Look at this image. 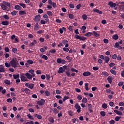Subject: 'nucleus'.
<instances>
[{
  "instance_id": "obj_1",
  "label": "nucleus",
  "mask_w": 124,
  "mask_h": 124,
  "mask_svg": "<svg viewBox=\"0 0 124 124\" xmlns=\"http://www.w3.org/2000/svg\"><path fill=\"white\" fill-rule=\"evenodd\" d=\"M0 6L2 10H5V11H8L9 10V8L11 6L10 3L3 1L2 3L0 4Z\"/></svg>"
},
{
  "instance_id": "obj_2",
  "label": "nucleus",
  "mask_w": 124,
  "mask_h": 124,
  "mask_svg": "<svg viewBox=\"0 0 124 124\" xmlns=\"http://www.w3.org/2000/svg\"><path fill=\"white\" fill-rule=\"evenodd\" d=\"M10 64L12 67H14V68H17V67H19V62L18 61V59L16 58H14L10 61Z\"/></svg>"
},
{
  "instance_id": "obj_3",
  "label": "nucleus",
  "mask_w": 124,
  "mask_h": 124,
  "mask_svg": "<svg viewBox=\"0 0 124 124\" xmlns=\"http://www.w3.org/2000/svg\"><path fill=\"white\" fill-rule=\"evenodd\" d=\"M20 79L22 81V82H26L28 81V78L26 77V74L24 73H21L20 74Z\"/></svg>"
},
{
  "instance_id": "obj_4",
  "label": "nucleus",
  "mask_w": 124,
  "mask_h": 124,
  "mask_svg": "<svg viewBox=\"0 0 124 124\" xmlns=\"http://www.w3.org/2000/svg\"><path fill=\"white\" fill-rule=\"evenodd\" d=\"M57 63H62V64H64L66 62L65 60H62V58H58L56 60Z\"/></svg>"
},
{
  "instance_id": "obj_5",
  "label": "nucleus",
  "mask_w": 124,
  "mask_h": 124,
  "mask_svg": "<svg viewBox=\"0 0 124 124\" xmlns=\"http://www.w3.org/2000/svg\"><path fill=\"white\" fill-rule=\"evenodd\" d=\"M40 20H41V16L40 15H38L35 16L34 22L35 23H38V22L40 21Z\"/></svg>"
},
{
  "instance_id": "obj_6",
  "label": "nucleus",
  "mask_w": 124,
  "mask_h": 124,
  "mask_svg": "<svg viewBox=\"0 0 124 124\" xmlns=\"http://www.w3.org/2000/svg\"><path fill=\"white\" fill-rule=\"evenodd\" d=\"M25 76H26L28 79L31 80V79H32V77H35V74L31 75V74L27 73L25 74Z\"/></svg>"
},
{
  "instance_id": "obj_7",
  "label": "nucleus",
  "mask_w": 124,
  "mask_h": 124,
  "mask_svg": "<svg viewBox=\"0 0 124 124\" xmlns=\"http://www.w3.org/2000/svg\"><path fill=\"white\" fill-rule=\"evenodd\" d=\"M37 104L40 106H43V105L45 104V100L43 99H41L40 100L37 102Z\"/></svg>"
},
{
  "instance_id": "obj_8",
  "label": "nucleus",
  "mask_w": 124,
  "mask_h": 124,
  "mask_svg": "<svg viewBox=\"0 0 124 124\" xmlns=\"http://www.w3.org/2000/svg\"><path fill=\"white\" fill-rule=\"evenodd\" d=\"M75 108L77 109L78 113L81 112V107H80L79 104L76 103L75 105Z\"/></svg>"
},
{
  "instance_id": "obj_9",
  "label": "nucleus",
  "mask_w": 124,
  "mask_h": 124,
  "mask_svg": "<svg viewBox=\"0 0 124 124\" xmlns=\"http://www.w3.org/2000/svg\"><path fill=\"white\" fill-rule=\"evenodd\" d=\"M49 20L48 18H46L45 20L44 19H42L40 21V23L42 25H45V24H47V23H49Z\"/></svg>"
},
{
  "instance_id": "obj_10",
  "label": "nucleus",
  "mask_w": 124,
  "mask_h": 124,
  "mask_svg": "<svg viewBox=\"0 0 124 124\" xmlns=\"http://www.w3.org/2000/svg\"><path fill=\"white\" fill-rule=\"evenodd\" d=\"M62 44L65 45V47H66V48L68 47V46H69V45L68 44V41H67V40H63L62 41Z\"/></svg>"
},
{
  "instance_id": "obj_11",
  "label": "nucleus",
  "mask_w": 124,
  "mask_h": 124,
  "mask_svg": "<svg viewBox=\"0 0 124 124\" xmlns=\"http://www.w3.org/2000/svg\"><path fill=\"white\" fill-rule=\"evenodd\" d=\"M108 5H109L111 8H114L116 7V5H117V4L112 1H110L108 2Z\"/></svg>"
},
{
  "instance_id": "obj_12",
  "label": "nucleus",
  "mask_w": 124,
  "mask_h": 124,
  "mask_svg": "<svg viewBox=\"0 0 124 124\" xmlns=\"http://www.w3.org/2000/svg\"><path fill=\"white\" fill-rule=\"evenodd\" d=\"M92 75V73H91L89 71H86V72H84L83 73V76H85V77H87V76H90V75Z\"/></svg>"
},
{
  "instance_id": "obj_13",
  "label": "nucleus",
  "mask_w": 124,
  "mask_h": 124,
  "mask_svg": "<svg viewBox=\"0 0 124 124\" xmlns=\"http://www.w3.org/2000/svg\"><path fill=\"white\" fill-rule=\"evenodd\" d=\"M114 112L115 113V114H117V115H119V116H123V112H122V111L115 109L114 110Z\"/></svg>"
},
{
  "instance_id": "obj_14",
  "label": "nucleus",
  "mask_w": 124,
  "mask_h": 124,
  "mask_svg": "<svg viewBox=\"0 0 124 124\" xmlns=\"http://www.w3.org/2000/svg\"><path fill=\"white\" fill-rule=\"evenodd\" d=\"M108 81L109 84H112V82H113V77L108 76Z\"/></svg>"
},
{
  "instance_id": "obj_15",
  "label": "nucleus",
  "mask_w": 124,
  "mask_h": 124,
  "mask_svg": "<svg viewBox=\"0 0 124 124\" xmlns=\"http://www.w3.org/2000/svg\"><path fill=\"white\" fill-rule=\"evenodd\" d=\"M37 43V41L36 40H34L30 45L29 46L32 47L35 45Z\"/></svg>"
},
{
  "instance_id": "obj_16",
  "label": "nucleus",
  "mask_w": 124,
  "mask_h": 124,
  "mask_svg": "<svg viewBox=\"0 0 124 124\" xmlns=\"http://www.w3.org/2000/svg\"><path fill=\"white\" fill-rule=\"evenodd\" d=\"M104 60L106 63H108V62H109V61H110V58L108 56H105Z\"/></svg>"
},
{
  "instance_id": "obj_17",
  "label": "nucleus",
  "mask_w": 124,
  "mask_h": 124,
  "mask_svg": "<svg viewBox=\"0 0 124 124\" xmlns=\"http://www.w3.org/2000/svg\"><path fill=\"white\" fill-rule=\"evenodd\" d=\"M0 72H5V69H4V66L2 65H0Z\"/></svg>"
},
{
  "instance_id": "obj_18",
  "label": "nucleus",
  "mask_w": 124,
  "mask_h": 124,
  "mask_svg": "<svg viewBox=\"0 0 124 124\" xmlns=\"http://www.w3.org/2000/svg\"><path fill=\"white\" fill-rule=\"evenodd\" d=\"M13 76L15 80L20 78V75H19V74H14L13 75Z\"/></svg>"
},
{
  "instance_id": "obj_19",
  "label": "nucleus",
  "mask_w": 124,
  "mask_h": 124,
  "mask_svg": "<svg viewBox=\"0 0 124 124\" xmlns=\"http://www.w3.org/2000/svg\"><path fill=\"white\" fill-rule=\"evenodd\" d=\"M93 12H96V13H98V14H102V11H100L97 9H93Z\"/></svg>"
},
{
  "instance_id": "obj_20",
  "label": "nucleus",
  "mask_w": 124,
  "mask_h": 124,
  "mask_svg": "<svg viewBox=\"0 0 124 124\" xmlns=\"http://www.w3.org/2000/svg\"><path fill=\"white\" fill-rule=\"evenodd\" d=\"M15 9L16 10L20 11V10H21L22 7H21L20 6V5H16L15 6Z\"/></svg>"
},
{
  "instance_id": "obj_21",
  "label": "nucleus",
  "mask_w": 124,
  "mask_h": 124,
  "mask_svg": "<svg viewBox=\"0 0 124 124\" xmlns=\"http://www.w3.org/2000/svg\"><path fill=\"white\" fill-rule=\"evenodd\" d=\"M66 31V29L64 27L60 28L59 30V31H60V33H63V31Z\"/></svg>"
},
{
  "instance_id": "obj_22",
  "label": "nucleus",
  "mask_w": 124,
  "mask_h": 124,
  "mask_svg": "<svg viewBox=\"0 0 124 124\" xmlns=\"http://www.w3.org/2000/svg\"><path fill=\"white\" fill-rule=\"evenodd\" d=\"M63 72H64V70H63V68H62V67H60L58 71V73H63Z\"/></svg>"
},
{
  "instance_id": "obj_23",
  "label": "nucleus",
  "mask_w": 124,
  "mask_h": 124,
  "mask_svg": "<svg viewBox=\"0 0 124 124\" xmlns=\"http://www.w3.org/2000/svg\"><path fill=\"white\" fill-rule=\"evenodd\" d=\"M32 63H33V61H32V60H28L26 62V66L28 64H32Z\"/></svg>"
},
{
  "instance_id": "obj_24",
  "label": "nucleus",
  "mask_w": 124,
  "mask_h": 124,
  "mask_svg": "<svg viewBox=\"0 0 124 124\" xmlns=\"http://www.w3.org/2000/svg\"><path fill=\"white\" fill-rule=\"evenodd\" d=\"M112 38L114 40H117L119 39V36H118V34H114L112 36Z\"/></svg>"
},
{
  "instance_id": "obj_25",
  "label": "nucleus",
  "mask_w": 124,
  "mask_h": 124,
  "mask_svg": "<svg viewBox=\"0 0 124 124\" xmlns=\"http://www.w3.org/2000/svg\"><path fill=\"white\" fill-rule=\"evenodd\" d=\"M1 24L3 26H8V25L9 24V22H8V21H4L2 22Z\"/></svg>"
},
{
  "instance_id": "obj_26",
  "label": "nucleus",
  "mask_w": 124,
  "mask_h": 124,
  "mask_svg": "<svg viewBox=\"0 0 124 124\" xmlns=\"http://www.w3.org/2000/svg\"><path fill=\"white\" fill-rule=\"evenodd\" d=\"M26 13V11H20L19 12V15H25Z\"/></svg>"
},
{
  "instance_id": "obj_27",
  "label": "nucleus",
  "mask_w": 124,
  "mask_h": 124,
  "mask_svg": "<svg viewBox=\"0 0 124 124\" xmlns=\"http://www.w3.org/2000/svg\"><path fill=\"white\" fill-rule=\"evenodd\" d=\"M102 75H104L105 77H107L109 76V74L107 73V72H102Z\"/></svg>"
},
{
  "instance_id": "obj_28",
  "label": "nucleus",
  "mask_w": 124,
  "mask_h": 124,
  "mask_svg": "<svg viewBox=\"0 0 124 124\" xmlns=\"http://www.w3.org/2000/svg\"><path fill=\"white\" fill-rule=\"evenodd\" d=\"M92 35H93V33L91 32H88L85 34V36L87 37L92 36Z\"/></svg>"
},
{
  "instance_id": "obj_29",
  "label": "nucleus",
  "mask_w": 124,
  "mask_h": 124,
  "mask_svg": "<svg viewBox=\"0 0 124 124\" xmlns=\"http://www.w3.org/2000/svg\"><path fill=\"white\" fill-rule=\"evenodd\" d=\"M93 35L96 37H98V36H99L100 35V34L97 33V32L95 31H93Z\"/></svg>"
},
{
  "instance_id": "obj_30",
  "label": "nucleus",
  "mask_w": 124,
  "mask_h": 124,
  "mask_svg": "<svg viewBox=\"0 0 124 124\" xmlns=\"http://www.w3.org/2000/svg\"><path fill=\"white\" fill-rule=\"evenodd\" d=\"M4 83L6 84V85H10V80L5 79L4 80Z\"/></svg>"
},
{
  "instance_id": "obj_31",
  "label": "nucleus",
  "mask_w": 124,
  "mask_h": 124,
  "mask_svg": "<svg viewBox=\"0 0 124 124\" xmlns=\"http://www.w3.org/2000/svg\"><path fill=\"white\" fill-rule=\"evenodd\" d=\"M81 102H82V103H87V102H88V99L87 98H83L81 101Z\"/></svg>"
},
{
  "instance_id": "obj_32",
  "label": "nucleus",
  "mask_w": 124,
  "mask_h": 124,
  "mask_svg": "<svg viewBox=\"0 0 124 124\" xmlns=\"http://www.w3.org/2000/svg\"><path fill=\"white\" fill-rule=\"evenodd\" d=\"M102 107L104 109H107V108L108 107V106H107V104L104 103V104H102Z\"/></svg>"
},
{
  "instance_id": "obj_33",
  "label": "nucleus",
  "mask_w": 124,
  "mask_h": 124,
  "mask_svg": "<svg viewBox=\"0 0 124 124\" xmlns=\"http://www.w3.org/2000/svg\"><path fill=\"white\" fill-rule=\"evenodd\" d=\"M48 121L49 122H50V123H52V124H53L54 122H55V120H54V118H53V117H49Z\"/></svg>"
},
{
  "instance_id": "obj_34",
  "label": "nucleus",
  "mask_w": 124,
  "mask_h": 124,
  "mask_svg": "<svg viewBox=\"0 0 124 124\" xmlns=\"http://www.w3.org/2000/svg\"><path fill=\"white\" fill-rule=\"evenodd\" d=\"M38 29H39V25H38V23H36L35 26L34 27V29L38 30Z\"/></svg>"
},
{
  "instance_id": "obj_35",
  "label": "nucleus",
  "mask_w": 124,
  "mask_h": 124,
  "mask_svg": "<svg viewBox=\"0 0 124 124\" xmlns=\"http://www.w3.org/2000/svg\"><path fill=\"white\" fill-rule=\"evenodd\" d=\"M82 18L83 20H87V19H88V16H87V15L84 14L82 15Z\"/></svg>"
},
{
  "instance_id": "obj_36",
  "label": "nucleus",
  "mask_w": 124,
  "mask_h": 124,
  "mask_svg": "<svg viewBox=\"0 0 124 124\" xmlns=\"http://www.w3.org/2000/svg\"><path fill=\"white\" fill-rule=\"evenodd\" d=\"M11 14L12 16H16V15H17V12H16V11H13L11 13Z\"/></svg>"
},
{
  "instance_id": "obj_37",
  "label": "nucleus",
  "mask_w": 124,
  "mask_h": 124,
  "mask_svg": "<svg viewBox=\"0 0 124 124\" xmlns=\"http://www.w3.org/2000/svg\"><path fill=\"white\" fill-rule=\"evenodd\" d=\"M33 87H34V84H33V83H30L29 84V87H28L29 89H33Z\"/></svg>"
},
{
  "instance_id": "obj_38",
  "label": "nucleus",
  "mask_w": 124,
  "mask_h": 124,
  "mask_svg": "<svg viewBox=\"0 0 124 124\" xmlns=\"http://www.w3.org/2000/svg\"><path fill=\"white\" fill-rule=\"evenodd\" d=\"M56 49H54V48H53L52 49H50L49 50V53H51V54H54V53H56Z\"/></svg>"
},
{
  "instance_id": "obj_39",
  "label": "nucleus",
  "mask_w": 124,
  "mask_h": 124,
  "mask_svg": "<svg viewBox=\"0 0 124 124\" xmlns=\"http://www.w3.org/2000/svg\"><path fill=\"white\" fill-rule=\"evenodd\" d=\"M41 58L42 59H44V60H45L46 61H47V60H48V56L45 55H43Z\"/></svg>"
},
{
  "instance_id": "obj_40",
  "label": "nucleus",
  "mask_w": 124,
  "mask_h": 124,
  "mask_svg": "<svg viewBox=\"0 0 124 124\" xmlns=\"http://www.w3.org/2000/svg\"><path fill=\"white\" fill-rule=\"evenodd\" d=\"M85 87L86 91H89V83H85Z\"/></svg>"
},
{
  "instance_id": "obj_41",
  "label": "nucleus",
  "mask_w": 124,
  "mask_h": 124,
  "mask_svg": "<svg viewBox=\"0 0 124 124\" xmlns=\"http://www.w3.org/2000/svg\"><path fill=\"white\" fill-rule=\"evenodd\" d=\"M110 72L111 73V74H113V75H116V71L111 69L110 70Z\"/></svg>"
},
{
  "instance_id": "obj_42",
  "label": "nucleus",
  "mask_w": 124,
  "mask_h": 124,
  "mask_svg": "<svg viewBox=\"0 0 124 124\" xmlns=\"http://www.w3.org/2000/svg\"><path fill=\"white\" fill-rule=\"evenodd\" d=\"M121 118V117H120V116H116V117L115 118L114 120H115V121H116V122H119V121H120V120Z\"/></svg>"
},
{
  "instance_id": "obj_43",
  "label": "nucleus",
  "mask_w": 124,
  "mask_h": 124,
  "mask_svg": "<svg viewBox=\"0 0 124 124\" xmlns=\"http://www.w3.org/2000/svg\"><path fill=\"white\" fill-rule=\"evenodd\" d=\"M5 65L6 67H10V66H11V64H10V63H8L7 62L5 63Z\"/></svg>"
},
{
  "instance_id": "obj_44",
  "label": "nucleus",
  "mask_w": 124,
  "mask_h": 124,
  "mask_svg": "<svg viewBox=\"0 0 124 124\" xmlns=\"http://www.w3.org/2000/svg\"><path fill=\"white\" fill-rule=\"evenodd\" d=\"M69 17L70 18V19H74V15L72 14H69Z\"/></svg>"
},
{
  "instance_id": "obj_45",
  "label": "nucleus",
  "mask_w": 124,
  "mask_h": 124,
  "mask_svg": "<svg viewBox=\"0 0 124 124\" xmlns=\"http://www.w3.org/2000/svg\"><path fill=\"white\" fill-rule=\"evenodd\" d=\"M47 14L48 16H53V13L50 11L47 12Z\"/></svg>"
},
{
  "instance_id": "obj_46",
  "label": "nucleus",
  "mask_w": 124,
  "mask_h": 124,
  "mask_svg": "<svg viewBox=\"0 0 124 124\" xmlns=\"http://www.w3.org/2000/svg\"><path fill=\"white\" fill-rule=\"evenodd\" d=\"M12 51L13 53H14L15 54L16 52L18 51V49H17V48H13Z\"/></svg>"
},
{
  "instance_id": "obj_47",
  "label": "nucleus",
  "mask_w": 124,
  "mask_h": 124,
  "mask_svg": "<svg viewBox=\"0 0 124 124\" xmlns=\"http://www.w3.org/2000/svg\"><path fill=\"white\" fill-rule=\"evenodd\" d=\"M63 51L64 52H68L69 51V48L65 46V47L63 48Z\"/></svg>"
},
{
  "instance_id": "obj_48",
  "label": "nucleus",
  "mask_w": 124,
  "mask_h": 124,
  "mask_svg": "<svg viewBox=\"0 0 124 124\" xmlns=\"http://www.w3.org/2000/svg\"><path fill=\"white\" fill-rule=\"evenodd\" d=\"M120 46V44L118 42L115 43V44L114 45V48H118Z\"/></svg>"
},
{
  "instance_id": "obj_49",
  "label": "nucleus",
  "mask_w": 124,
  "mask_h": 124,
  "mask_svg": "<svg viewBox=\"0 0 124 124\" xmlns=\"http://www.w3.org/2000/svg\"><path fill=\"white\" fill-rule=\"evenodd\" d=\"M86 39H87V38L84 36H80L79 40H82V41H84V40H86Z\"/></svg>"
},
{
  "instance_id": "obj_50",
  "label": "nucleus",
  "mask_w": 124,
  "mask_h": 124,
  "mask_svg": "<svg viewBox=\"0 0 124 124\" xmlns=\"http://www.w3.org/2000/svg\"><path fill=\"white\" fill-rule=\"evenodd\" d=\"M100 114L102 117H105V116H106V113H105V111H101Z\"/></svg>"
},
{
  "instance_id": "obj_51",
  "label": "nucleus",
  "mask_w": 124,
  "mask_h": 124,
  "mask_svg": "<svg viewBox=\"0 0 124 124\" xmlns=\"http://www.w3.org/2000/svg\"><path fill=\"white\" fill-rule=\"evenodd\" d=\"M27 117L30 119V120H33V117L30 114H28Z\"/></svg>"
},
{
  "instance_id": "obj_52",
  "label": "nucleus",
  "mask_w": 124,
  "mask_h": 124,
  "mask_svg": "<svg viewBox=\"0 0 124 124\" xmlns=\"http://www.w3.org/2000/svg\"><path fill=\"white\" fill-rule=\"evenodd\" d=\"M29 73H31V74L32 75H33V74H34V70H32V69H31L29 71Z\"/></svg>"
},
{
  "instance_id": "obj_53",
  "label": "nucleus",
  "mask_w": 124,
  "mask_h": 124,
  "mask_svg": "<svg viewBox=\"0 0 124 124\" xmlns=\"http://www.w3.org/2000/svg\"><path fill=\"white\" fill-rule=\"evenodd\" d=\"M88 109H92L93 108V106L91 104H88V106H87Z\"/></svg>"
},
{
  "instance_id": "obj_54",
  "label": "nucleus",
  "mask_w": 124,
  "mask_h": 124,
  "mask_svg": "<svg viewBox=\"0 0 124 124\" xmlns=\"http://www.w3.org/2000/svg\"><path fill=\"white\" fill-rule=\"evenodd\" d=\"M71 71H72V72H76L77 73H78V71L75 69H74V68H72L71 69Z\"/></svg>"
},
{
  "instance_id": "obj_55",
  "label": "nucleus",
  "mask_w": 124,
  "mask_h": 124,
  "mask_svg": "<svg viewBox=\"0 0 124 124\" xmlns=\"http://www.w3.org/2000/svg\"><path fill=\"white\" fill-rule=\"evenodd\" d=\"M77 99H78V100H82V95H78Z\"/></svg>"
},
{
  "instance_id": "obj_56",
  "label": "nucleus",
  "mask_w": 124,
  "mask_h": 124,
  "mask_svg": "<svg viewBox=\"0 0 124 124\" xmlns=\"http://www.w3.org/2000/svg\"><path fill=\"white\" fill-rule=\"evenodd\" d=\"M66 75L68 77H71V75H70V72H69V71H66Z\"/></svg>"
},
{
  "instance_id": "obj_57",
  "label": "nucleus",
  "mask_w": 124,
  "mask_h": 124,
  "mask_svg": "<svg viewBox=\"0 0 124 124\" xmlns=\"http://www.w3.org/2000/svg\"><path fill=\"white\" fill-rule=\"evenodd\" d=\"M68 114L71 117H72V116H73V112H72L71 110L68 111Z\"/></svg>"
},
{
  "instance_id": "obj_58",
  "label": "nucleus",
  "mask_w": 124,
  "mask_h": 124,
  "mask_svg": "<svg viewBox=\"0 0 124 124\" xmlns=\"http://www.w3.org/2000/svg\"><path fill=\"white\" fill-rule=\"evenodd\" d=\"M68 98H69V97L68 96H64L63 99V101H65V100H66L67 99H68Z\"/></svg>"
},
{
  "instance_id": "obj_59",
  "label": "nucleus",
  "mask_w": 124,
  "mask_h": 124,
  "mask_svg": "<svg viewBox=\"0 0 124 124\" xmlns=\"http://www.w3.org/2000/svg\"><path fill=\"white\" fill-rule=\"evenodd\" d=\"M45 93H46V96H49V95H50V92H49V91H46Z\"/></svg>"
},
{
  "instance_id": "obj_60",
  "label": "nucleus",
  "mask_w": 124,
  "mask_h": 124,
  "mask_svg": "<svg viewBox=\"0 0 124 124\" xmlns=\"http://www.w3.org/2000/svg\"><path fill=\"white\" fill-rule=\"evenodd\" d=\"M112 58L113 60H116L117 58V54H113L112 56Z\"/></svg>"
},
{
  "instance_id": "obj_61",
  "label": "nucleus",
  "mask_w": 124,
  "mask_h": 124,
  "mask_svg": "<svg viewBox=\"0 0 124 124\" xmlns=\"http://www.w3.org/2000/svg\"><path fill=\"white\" fill-rule=\"evenodd\" d=\"M30 89H29L28 88H26L25 89V93H30Z\"/></svg>"
},
{
  "instance_id": "obj_62",
  "label": "nucleus",
  "mask_w": 124,
  "mask_h": 124,
  "mask_svg": "<svg viewBox=\"0 0 124 124\" xmlns=\"http://www.w3.org/2000/svg\"><path fill=\"white\" fill-rule=\"evenodd\" d=\"M4 50L5 52H7V53H8V52H9L10 51L9 48H8V47H5Z\"/></svg>"
},
{
  "instance_id": "obj_63",
  "label": "nucleus",
  "mask_w": 124,
  "mask_h": 124,
  "mask_svg": "<svg viewBox=\"0 0 124 124\" xmlns=\"http://www.w3.org/2000/svg\"><path fill=\"white\" fill-rule=\"evenodd\" d=\"M119 4L121 5V7L124 8V2H120Z\"/></svg>"
},
{
  "instance_id": "obj_64",
  "label": "nucleus",
  "mask_w": 124,
  "mask_h": 124,
  "mask_svg": "<svg viewBox=\"0 0 124 124\" xmlns=\"http://www.w3.org/2000/svg\"><path fill=\"white\" fill-rule=\"evenodd\" d=\"M33 121H30L29 122H27L26 124H34Z\"/></svg>"
}]
</instances>
